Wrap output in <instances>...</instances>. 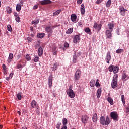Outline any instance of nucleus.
<instances>
[{
    "instance_id": "nucleus-5",
    "label": "nucleus",
    "mask_w": 129,
    "mask_h": 129,
    "mask_svg": "<svg viewBox=\"0 0 129 129\" xmlns=\"http://www.w3.org/2000/svg\"><path fill=\"white\" fill-rule=\"evenodd\" d=\"M66 92L67 94H68L70 98H74L75 97V93L73 91L72 89H68Z\"/></svg>"
},
{
    "instance_id": "nucleus-59",
    "label": "nucleus",
    "mask_w": 129,
    "mask_h": 129,
    "mask_svg": "<svg viewBox=\"0 0 129 129\" xmlns=\"http://www.w3.org/2000/svg\"><path fill=\"white\" fill-rule=\"evenodd\" d=\"M37 9H38V5H35L33 7L34 10H37Z\"/></svg>"
},
{
    "instance_id": "nucleus-24",
    "label": "nucleus",
    "mask_w": 129,
    "mask_h": 129,
    "mask_svg": "<svg viewBox=\"0 0 129 129\" xmlns=\"http://www.w3.org/2000/svg\"><path fill=\"white\" fill-rule=\"evenodd\" d=\"M93 122H96L97 121V114H94L92 117Z\"/></svg>"
},
{
    "instance_id": "nucleus-50",
    "label": "nucleus",
    "mask_w": 129,
    "mask_h": 129,
    "mask_svg": "<svg viewBox=\"0 0 129 129\" xmlns=\"http://www.w3.org/2000/svg\"><path fill=\"white\" fill-rule=\"evenodd\" d=\"M27 41H28V43H31L32 42V41H33V39L31 37H28L27 38Z\"/></svg>"
},
{
    "instance_id": "nucleus-37",
    "label": "nucleus",
    "mask_w": 129,
    "mask_h": 129,
    "mask_svg": "<svg viewBox=\"0 0 129 129\" xmlns=\"http://www.w3.org/2000/svg\"><path fill=\"white\" fill-rule=\"evenodd\" d=\"M121 101L123 102V104H125V98L124 97V95H121Z\"/></svg>"
},
{
    "instance_id": "nucleus-4",
    "label": "nucleus",
    "mask_w": 129,
    "mask_h": 129,
    "mask_svg": "<svg viewBox=\"0 0 129 129\" xmlns=\"http://www.w3.org/2000/svg\"><path fill=\"white\" fill-rule=\"evenodd\" d=\"M110 116L111 119L115 121H118V114L117 112L113 111L110 113Z\"/></svg>"
},
{
    "instance_id": "nucleus-48",
    "label": "nucleus",
    "mask_w": 129,
    "mask_h": 129,
    "mask_svg": "<svg viewBox=\"0 0 129 129\" xmlns=\"http://www.w3.org/2000/svg\"><path fill=\"white\" fill-rule=\"evenodd\" d=\"M15 20L17 23H20V21H21V19L20 18V17H16L15 18Z\"/></svg>"
},
{
    "instance_id": "nucleus-13",
    "label": "nucleus",
    "mask_w": 129,
    "mask_h": 129,
    "mask_svg": "<svg viewBox=\"0 0 129 129\" xmlns=\"http://www.w3.org/2000/svg\"><path fill=\"white\" fill-rule=\"evenodd\" d=\"M79 42H80V36L76 35L73 39V42L76 44V43H79Z\"/></svg>"
},
{
    "instance_id": "nucleus-29",
    "label": "nucleus",
    "mask_w": 129,
    "mask_h": 129,
    "mask_svg": "<svg viewBox=\"0 0 129 129\" xmlns=\"http://www.w3.org/2000/svg\"><path fill=\"white\" fill-rule=\"evenodd\" d=\"M58 66H59V64H58V63H54L53 65V67H52L53 71H56V70H57V68H58Z\"/></svg>"
},
{
    "instance_id": "nucleus-63",
    "label": "nucleus",
    "mask_w": 129,
    "mask_h": 129,
    "mask_svg": "<svg viewBox=\"0 0 129 129\" xmlns=\"http://www.w3.org/2000/svg\"><path fill=\"white\" fill-rule=\"evenodd\" d=\"M24 2H25V0H21L20 1V4H24Z\"/></svg>"
},
{
    "instance_id": "nucleus-22",
    "label": "nucleus",
    "mask_w": 129,
    "mask_h": 129,
    "mask_svg": "<svg viewBox=\"0 0 129 129\" xmlns=\"http://www.w3.org/2000/svg\"><path fill=\"white\" fill-rule=\"evenodd\" d=\"M13 58H14V55L12 53H10L7 60L8 62H9V63L10 62H12V59H13Z\"/></svg>"
},
{
    "instance_id": "nucleus-49",
    "label": "nucleus",
    "mask_w": 129,
    "mask_h": 129,
    "mask_svg": "<svg viewBox=\"0 0 129 129\" xmlns=\"http://www.w3.org/2000/svg\"><path fill=\"white\" fill-rule=\"evenodd\" d=\"M64 47H65V48H68L69 47V44H68V43L66 42L64 43Z\"/></svg>"
},
{
    "instance_id": "nucleus-41",
    "label": "nucleus",
    "mask_w": 129,
    "mask_h": 129,
    "mask_svg": "<svg viewBox=\"0 0 129 129\" xmlns=\"http://www.w3.org/2000/svg\"><path fill=\"white\" fill-rule=\"evenodd\" d=\"M95 86L96 87H98L100 86V84H99V80L97 79L96 82L95 83Z\"/></svg>"
},
{
    "instance_id": "nucleus-58",
    "label": "nucleus",
    "mask_w": 129,
    "mask_h": 129,
    "mask_svg": "<svg viewBox=\"0 0 129 129\" xmlns=\"http://www.w3.org/2000/svg\"><path fill=\"white\" fill-rule=\"evenodd\" d=\"M14 16L16 18H17V17H19V14L17 13H14Z\"/></svg>"
},
{
    "instance_id": "nucleus-47",
    "label": "nucleus",
    "mask_w": 129,
    "mask_h": 129,
    "mask_svg": "<svg viewBox=\"0 0 129 129\" xmlns=\"http://www.w3.org/2000/svg\"><path fill=\"white\" fill-rule=\"evenodd\" d=\"M101 27H102V25H101V24H99L98 26H97V29H98V31H100V30H101Z\"/></svg>"
},
{
    "instance_id": "nucleus-42",
    "label": "nucleus",
    "mask_w": 129,
    "mask_h": 129,
    "mask_svg": "<svg viewBox=\"0 0 129 129\" xmlns=\"http://www.w3.org/2000/svg\"><path fill=\"white\" fill-rule=\"evenodd\" d=\"M72 32H73V28H70L67 31L66 33L67 34H71V33H72Z\"/></svg>"
},
{
    "instance_id": "nucleus-12",
    "label": "nucleus",
    "mask_w": 129,
    "mask_h": 129,
    "mask_svg": "<svg viewBox=\"0 0 129 129\" xmlns=\"http://www.w3.org/2000/svg\"><path fill=\"white\" fill-rule=\"evenodd\" d=\"M31 107L32 108H39L38 103H37L35 100H32L31 102Z\"/></svg>"
},
{
    "instance_id": "nucleus-43",
    "label": "nucleus",
    "mask_w": 129,
    "mask_h": 129,
    "mask_svg": "<svg viewBox=\"0 0 129 129\" xmlns=\"http://www.w3.org/2000/svg\"><path fill=\"white\" fill-rule=\"evenodd\" d=\"M7 30L9 32H12V26H11V25H7Z\"/></svg>"
},
{
    "instance_id": "nucleus-30",
    "label": "nucleus",
    "mask_w": 129,
    "mask_h": 129,
    "mask_svg": "<svg viewBox=\"0 0 129 129\" xmlns=\"http://www.w3.org/2000/svg\"><path fill=\"white\" fill-rule=\"evenodd\" d=\"M61 12H62V10L61 9H59L58 10L56 11V12L53 13V16H57V15H59V14H60Z\"/></svg>"
},
{
    "instance_id": "nucleus-20",
    "label": "nucleus",
    "mask_w": 129,
    "mask_h": 129,
    "mask_svg": "<svg viewBox=\"0 0 129 129\" xmlns=\"http://www.w3.org/2000/svg\"><path fill=\"white\" fill-rule=\"evenodd\" d=\"M101 92H102L101 88H99L97 90V97L98 98H100V96H101Z\"/></svg>"
},
{
    "instance_id": "nucleus-16",
    "label": "nucleus",
    "mask_w": 129,
    "mask_h": 129,
    "mask_svg": "<svg viewBox=\"0 0 129 129\" xmlns=\"http://www.w3.org/2000/svg\"><path fill=\"white\" fill-rule=\"evenodd\" d=\"M81 13L82 15H84L85 14V7H84V4H82L81 5Z\"/></svg>"
},
{
    "instance_id": "nucleus-8",
    "label": "nucleus",
    "mask_w": 129,
    "mask_h": 129,
    "mask_svg": "<svg viewBox=\"0 0 129 129\" xmlns=\"http://www.w3.org/2000/svg\"><path fill=\"white\" fill-rule=\"evenodd\" d=\"M81 75V71L80 70L78 69L76 71L75 75V80H79V78H80V76Z\"/></svg>"
},
{
    "instance_id": "nucleus-45",
    "label": "nucleus",
    "mask_w": 129,
    "mask_h": 129,
    "mask_svg": "<svg viewBox=\"0 0 129 129\" xmlns=\"http://www.w3.org/2000/svg\"><path fill=\"white\" fill-rule=\"evenodd\" d=\"M61 126V122H58L57 124L56 125V128L57 129L60 128V127Z\"/></svg>"
},
{
    "instance_id": "nucleus-55",
    "label": "nucleus",
    "mask_w": 129,
    "mask_h": 129,
    "mask_svg": "<svg viewBox=\"0 0 129 129\" xmlns=\"http://www.w3.org/2000/svg\"><path fill=\"white\" fill-rule=\"evenodd\" d=\"M82 1L83 0H77V4L81 5V4H82Z\"/></svg>"
},
{
    "instance_id": "nucleus-18",
    "label": "nucleus",
    "mask_w": 129,
    "mask_h": 129,
    "mask_svg": "<svg viewBox=\"0 0 129 129\" xmlns=\"http://www.w3.org/2000/svg\"><path fill=\"white\" fill-rule=\"evenodd\" d=\"M38 55L39 57L43 55V48L41 47L38 48Z\"/></svg>"
},
{
    "instance_id": "nucleus-36",
    "label": "nucleus",
    "mask_w": 129,
    "mask_h": 129,
    "mask_svg": "<svg viewBox=\"0 0 129 129\" xmlns=\"http://www.w3.org/2000/svg\"><path fill=\"white\" fill-rule=\"evenodd\" d=\"M111 5V0H108L106 3V6L107 8H108L110 7Z\"/></svg>"
},
{
    "instance_id": "nucleus-35",
    "label": "nucleus",
    "mask_w": 129,
    "mask_h": 129,
    "mask_svg": "<svg viewBox=\"0 0 129 129\" xmlns=\"http://www.w3.org/2000/svg\"><path fill=\"white\" fill-rule=\"evenodd\" d=\"M6 9H7V14H11L12 13V8L11 7H8Z\"/></svg>"
},
{
    "instance_id": "nucleus-10",
    "label": "nucleus",
    "mask_w": 129,
    "mask_h": 129,
    "mask_svg": "<svg viewBox=\"0 0 129 129\" xmlns=\"http://www.w3.org/2000/svg\"><path fill=\"white\" fill-rule=\"evenodd\" d=\"M112 32V31L109 30V29L107 30L106 31V37L110 40L111 39V38H112V34L111 33Z\"/></svg>"
},
{
    "instance_id": "nucleus-3",
    "label": "nucleus",
    "mask_w": 129,
    "mask_h": 129,
    "mask_svg": "<svg viewBox=\"0 0 129 129\" xmlns=\"http://www.w3.org/2000/svg\"><path fill=\"white\" fill-rule=\"evenodd\" d=\"M54 26L51 24L46 27L45 31L47 33L48 36H52V34H53V29L52 28Z\"/></svg>"
},
{
    "instance_id": "nucleus-2",
    "label": "nucleus",
    "mask_w": 129,
    "mask_h": 129,
    "mask_svg": "<svg viewBox=\"0 0 129 129\" xmlns=\"http://www.w3.org/2000/svg\"><path fill=\"white\" fill-rule=\"evenodd\" d=\"M117 78H118V75H117V74H116L113 76V79L112 81L111 84L112 88H115V87H117Z\"/></svg>"
},
{
    "instance_id": "nucleus-14",
    "label": "nucleus",
    "mask_w": 129,
    "mask_h": 129,
    "mask_svg": "<svg viewBox=\"0 0 129 129\" xmlns=\"http://www.w3.org/2000/svg\"><path fill=\"white\" fill-rule=\"evenodd\" d=\"M52 81L53 76L52 75H50L48 78V85L50 88L52 87Z\"/></svg>"
},
{
    "instance_id": "nucleus-11",
    "label": "nucleus",
    "mask_w": 129,
    "mask_h": 129,
    "mask_svg": "<svg viewBox=\"0 0 129 129\" xmlns=\"http://www.w3.org/2000/svg\"><path fill=\"white\" fill-rule=\"evenodd\" d=\"M120 10V14L121 16H125V12H127V10L123 7H120L119 8Z\"/></svg>"
},
{
    "instance_id": "nucleus-19",
    "label": "nucleus",
    "mask_w": 129,
    "mask_h": 129,
    "mask_svg": "<svg viewBox=\"0 0 129 129\" xmlns=\"http://www.w3.org/2000/svg\"><path fill=\"white\" fill-rule=\"evenodd\" d=\"M37 37V38H39V39H43L45 37V33H38Z\"/></svg>"
},
{
    "instance_id": "nucleus-44",
    "label": "nucleus",
    "mask_w": 129,
    "mask_h": 129,
    "mask_svg": "<svg viewBox=\"0 0 129 129\" xmlns=\"http://www.w3.org/2000/svg\"><path fill=\"white\" fill-rule=\"evenodd\" d=\"M25 58L27 61H30L31 60V56H30L29 54L26 55Z\"/></svg>"
},
{
    "instance_id": "nucleus-57",
    "label": "nucleus",
    "mask_w": 129,
    "mask_h": 129,
    "mask_svg": "<svg viewBox=\"0 0 129 129\" xmlns=\"http://www.w3.org/2000/svg\"><path fill=\"white\" fill-rule=\"evenodd\" d=\"M22 57V54H19L17 55V59H20Z\"/></svg>"
},
{
    "instance_id": "nucleus-27",
    "label": "nucleus",
    "mask_w": 129,
    "mask_h": 129,
    "mask_svg": "<svg viewBox=\"0 0 129 129\" xmlns=\"http://www.w3.org/2000/svg\"><path fill=\"white\" fill-rule=\"evenodd\" d=\"M84 31L85 33H87V34H89V35L91 34V30L89 27H87L84 29Z\"/></svg>"
},
{
    "instance_id": "nucleus-9",
    "label": "nucleus",
    "mask_w": 129,
    "mask_h": 129,
    "mask_svg": "<svg viewBox=\"0 0 129 129\" xmlns=\"http://www.w3.org/2000/svg\"><path fill=\"white\" fill-rule=\"evenodd\" d=\"M39 3L41 5H50L52 4V1L51 0H42L39 1Z\"/></svg>"
},
{
    "instance_id": "nucleus-17",
    "label": "nucleus",
    "mask_w": 129,
    "mask_h": 129,
    "mask_svg": "<svg viewBox=\"0 0 129 129\" xmlns=\"http://www.w3.org/2000/svg\"><path fill=\"white\" fill-rule=\"evenodd\" d=\"M71 19L72 22H76V19H77V16L76 14H72L71 15Z\"/></svg>"
},
{
    "instance_id": "nucleus-6",
    "label": "nucleus",
    "mask_w": 129,
    "mask_h": 129,
    "mask_svg": "<svg viewBox=\"0 0 129 129\" xmlns=\"http://www.w3.org/2000/svg\"><path fill=\"white\" fill-rule=\"evenodd\" d=\"M89 119V117L86 115H84L82 116L81 121L84 124L88 123Z\"/></svg>"
},
{
    "instance_id": "nucleus-64",
    "label": "nucleus",
    "mask_w": 129,
    "mask_h": 129,
    "mask_svg": "<svg viewBox=\"0 0 129 129\" xmlns=\"http://www.w3.org/2000/svg\"><path fill=\"white\" fill-rule=\"evenodd\" d=\"M78 25L79 26H82V23L81 22H79Z\"/></svg>"
},
{
    "instance_id": "nucleus-34",
    "label": "nucleus",
    "mask_w": 129,
    "mask_h": 129,
    "mask_svg": "<svg viewBox=\"0 0 129 129\" xmlns=\"http://www.w3.org/2000/svg\"><path fill=\"white\" fill-rule=\"evenodd\" d=\"M39 22H40V19L35 20L32 22V24L33 25H38V24H39Z\"/></svg>"
},
{
    "instance_id": "nucleus-54",
    "label": "nucleus",
    "mask_w": 129,
    "mask_h": 129,
    "mask_svg": "<svg viewBox=\"0 0 129 129\" xmlns=\"http://www.w3.org/2000/svg\"><path fill=\"white\" fill-rule=\"evenodd\" d=\"M56 50H57V47L53 46V48H52V52L56 51Z\"/></svg>"
},
{
    "instance_id": "nucleus-28",
    "label": "nucleus",
    "mask_w": 129,
    "mask_h": 129,
    "mask_svg": "<svg viewBox=\"0 0 129 129\" xmlns=\"http://www.w3.org/2000/svg\"><path fill=\"white\" fill-rule=\"evenodd\" d=\"M91 87H94L95 86V80H92L90 82Z\"/></svg>"
},
{
    "instance_id": "nucleus-51",
    "label": "nucleus",
    "mask_w": 129,
    "mask_h": 129,
    "mask_svg": "<svg viewBox=\"0 0 129 129\" xmlns=\"http://www.w3.org/2000/svg\"><path fill=\"white\" fill-rule=\"evenodd\" d=\"M103 0H97L96 2V5H99Z\"/></svg>"
},
{
    "instance_id": "nucleus-25",
    "label": "nucleus",
    "mask_w": 129,
    "mask_h": 129,
    "mask_svg": "<svg viewBox=\"0 0 129 129\" xmlns=\"http://www.w3.org/2000/svg\"><path fill=\"white\" fill-rule=\"evenodd\" d=\"M107 101L109 102V103L111 104V105H113V100L112 99V98L111 97H108L107 99Z\"/></svg>"
},
{
    "instance_id": "nucleus-38",
    "label": "nucleus",
    "mask_w": 129,
    "mask_h": 129,
    "mask_svg": "<svg viewBox=\"0 0 129 129\" xmlns=\"http://www.w3.org/2000/svg\"><path fill=\"white\" fill-rule=\"evenodd\" d=\"M113 67H114L113 65H110L108 67V70L109 71H110V72H112V71H113Z\"/></svg>"
},
{
    "instance_id": "nucleus-61",
    "label": "nucleus",
    "mask_w": 129,
    "mask_h": 129,
    "mask_svg": "<svg viewBox=\"0 0 129 129\" xmlns=\"http://www.w3.org/2000/svg\"><path fill=\"white\" fill-rule=\"evenodd\" d=\"M61 129H67V126L66 125H63Z\"/></svg>"
},
{
    "instance_id": "nucleus-31",
    "label": "nucleus",
    "mask_w": 129,
    "mask_h": 129,
    "mask_svg": "<svg viewBox=\"0 0 129 129\" xmlns=\"http://www.w3.org/2000/svg\"><path fill=\"white\" fill-rule=\"evenodd\" d=\"M123 52H124V50L122 49H119L116 51L117 54H121V53H123Z\"/></svg>"
},
{
    "instance_id": "nucleus-15",
    "label": "nucleus",
    "mask_w": 129,
    "mask_h": 129,
    "mask_svg": "<svg viewBox=\"0 0 129 129\" xmlns=\"http://www.w3.org/2000/svg\"><path fill=\"white\" fill-rule=\"evenodd\" d=\"M114 27V25L112 23H110L108 24V30L112 32L113 31V28Z\"/></svg>"
},
{
    "instance_id": "nucleus-46",
    "label": "nucleus",
    "mask_w": 129,
    "mask_h": 129,
    "mask_svg": "<svg viewBox=\"0 0 129 129\" xmlns=\"http://www.w3.org/2000/svg\"><path fill=\"white\" fill-rule=\"evenodd\" d=\"M39 61V56H36L34 59V62H38Z\"/></svg>"
},
{
    "instance_id": "nucleus-40",
    "label": "nucleus",
    "mask_w": 129,
    "mask_h": 129,
    "mask_svg": "<svg viewBox=\"0 0 129 129\" xmlns=\"http://www.w3.org/2000/svg\"><path fill=\"white\" fill-rule=\"evenodd\" d=\"M24 66H25L22 65V64L19 63V64H17V66L16 67L17 69H20L23 68Z\"/></svg>"
},
{
    "instance_id": "nucleus-32",
    "label": "nucleus",
    "mask_w": 129,
    "mask_h": 129,
    "mask_svg": "<svg viewBox=\"0 0 129 129\" xmlns=\"http://www.w3.org/2000/svg\"><path fill=\"white\" fill-rule=\"evenodd\" d=\"M17 96L18 100H21L22 99V93L20 92L18 94H17Z\"/></svg>"
},
{
    "instance_id": "nucleus-33",
    "label": "nucleus",
    "mask_w": 129,
    "mask_h": 129,
    "mask_svg": "<svg viewBox=\"0 0 129 129\" xmlns=\"http://www.w3.org/2000/svg\"><path fill=\"white\" fill-rule=\"evenodd\" d=\"M77 56H76V54L74 55L73 58V63H76L77 61Z\"/></svg>"
},
{
    "instance_id": "nucleus-56",
    "label": "nucleus",
    "mask_w": 129,
    "mask_h": 129,
    "mask_svg": "<svg viewBox=\"0 0 129 129\" xmlns=\"http://www.w3.org/2000/svg\"><path fill=\"white\" fill-rule=\"evenodd\" d=\"M14 76V73H11L9 75V78H12Z\"/></svg>"
},
{
    "instance_id": "nucleus-23",
    "label": "nucleus",
    "mask_w": 129,
    "mask_h": 129,
    "mask_svg": "<svg viewBox=\"0 0 129 129\" xmlns=\"http://www.w3.org/2000/svg\"><path fill=\"white\" fill-rule=\"evenodd\" d=\"M122 79H123V80H127V79H128V78L127 77V75H126V73H124V72H123V73H122Z\"/></svg>"
},
{
    "instance_id": "nucleus-7",
    "label": "nucleus",
    "mask_w": 129,
    "mask_h": 129,
    "mask_svg": "<svg viewBox=\"0 0 129 129\" xmlns=\"http://www.w3.org/2000/svg\"><path fill=\"white\" fill-rule=\"evenodd\" d=\"M111 60V53L110 51H108L106 54V58H105V61L107 64H109Z\"/></svg>"
},
{
    "instance_id": "nucleus-62",
    "label": "nucleus",
    "mask_w": 129,
    "mask_h": 129,
    "mask_svg": "<svg viewBox=\"0 0 129 129\" xmlns=\"http://www.w3.org/2000/svg\"><path fill=\"white\" fill-rule=\"evenodd\" d=\"M126 112H129V106L126 107Z\"/></svg>"
},
{
    "instance_id": "nucleus-60",
    "label": "nucleus",
    "mask_w": 129,
    "mask_h": 129,
    "mask_svg": "<svg viewBox=\"0 0 129 129\" xmlns=\"http://www.w3.org/2000/svg\"><path fill=\"white\" fill-rule=\"evenodd\" d=\"M81 55V52H78L77 54V57H79V56H80Z\"/></svg>"
},
{
    "instance_id": "nucleus-53",
    "label": "nucleus",
    "mask_w": 129,
    "mask_h": 129,
    "mask_svg": "<svg viewBox=\"0 0 129 129\" xmlns=\"http://www.w3.org/2000/svg\"><path fill=\"white\" fill-rule=\"evenodd\" d=\"M97 23H95L93 27L94 29H97Z\"/></svg>"
},
{
    "instance_id": "nucleus-52",
    "label": "nucleus",
    "mask_w": 129,
    "mask_h": 129,
    "mask_svg": "<svg viewBox=\"0 0 129 129\" xmlns=\"http://www.w3.org/2000/svg\"><path fill=\"white\" fill-rule=\"evenodd\" d=\"M3 69L4 70V71H7V68H6V64H3L2 65Z\"/></svg>"
},
{
    "instance_id": "nucleus-21",
    "label": "nucleus",
    "mask_w": 129,
    "mask_h": 129,
    "mask_svg": "<svg viewBox=\"0 0 129 129\" xmlns=\"http://www.w3.org/2000/svg\"><path fill=\"white\" fill-rule=\"evenodd\" d=\"M118 70H119V68H118L117 66H114V67L113 68V72H114V73H117V72H118Z\"/></svg>"
},
{
    "instance_id": "nucleus-1",
    "label": "nucleus",
    "mask_w": 129,
    "mask_h": 129,
    "mask_svg": "<svg viewBox=\"0 0 129 129\" xmlns=\"http://www.w3.org/2000/svg\"><path fill=\"white\" fill-rule=\"evenodd\" d=\"M110 122V119H109V117H108V116H106V119L104 116H101L100 117V123L102 125H108Z\"/></svg>"
},
{
    "instance_id": "nucleus-39",
    "label": "nucleus",
    "mask_w": 129,
    "mask_h": 129,
    "mask_svg": "<svg viewBox=\"0 0 129 129\" xmlns=\"http://www.w3.org/2000/svg\"><path fill=\"white\" fill-rule=\"evenodd\" d=\"M67 119H66V118H64L63 119H62V124H63V125H66V124H67Z\"/></svg>"
},
{
    "instance_id": "nucleus-26",
    "label": "nucleus",
    "mask_w": 129,
    "mask_h": 129,
    "mask_svg": "<svg viewBox=\"0 0 129 129\" xmlns=\"http://www.w3.org/2000/svg\"><path fill=\"white\" fill-rule=\"evenodd\" d=\"M22 6L21 5V4L20 3L17 4L16 5V11H17V12H20Z\"/></svg>"
}]
</instances>
